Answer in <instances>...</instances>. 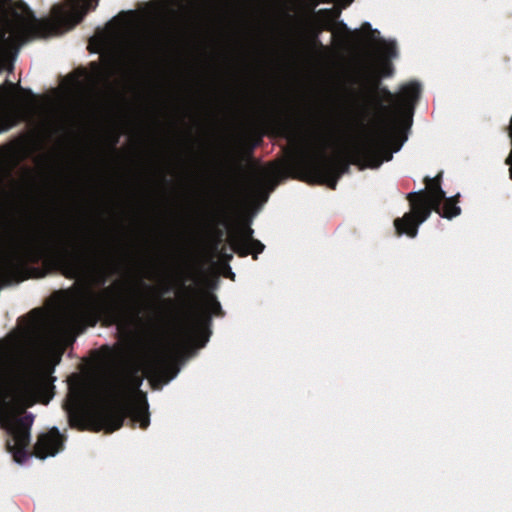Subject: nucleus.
<instances>
[{"label":"nucleus","instance_id":"1","mask_svg":"<svg viewBox=\"0 0 512 512\" xmlns=\"http://www.w3.org/2000/svg\"><path fill=\"white\" fill-rule=\"evenodd\" d=\"M39 260L77 279L79 287L43 330L35 326L19 329L0 340V406L10 412L50 401L52 384L46 362H58L76 335L112 310L119 297L114 285L100 292L92 289L105 283L106 268L97 261L96 249H84L69 226L60 222L28 229L10 242L0 253V285L10 284L26 263Z\"/></svg>","mask_w":512,"mask_h":512},{"label":"nucleus","instance_id":"2","mask_svg":"<svg viewBox=\"0 0 512 512\" xmlns=\"http://www.w3.org/2000/svg\"><path fill=\"white\" fill-rule=\"evenodd\" d=\"M204 325V317L195 315L168 342L152 340L137 349L120 348L101 360L92 377L72 376L65 404L67 413L71 418H88L96 429L110 432L121 427L126 415L147 427L148 404L140 390L143 377L166 383L172 380L176 359Z\"/></svg>","mask_w":512,"mask_h":512},{"label":"nucleus","instance_id":"3","mask_svg":"<svg viewBox=\"0 0 512 512\" xmlns=\"http://www.w3.org/2000/svg\"><path fill=\"white\" fill-rule=\"evenodd\" d=\"M93 0H0V38L47 37L77 24Z\"/></svg>","mask_w":512,"mask_h":512},{"label":"nucleus","instance_id":"4","mask_svg":"<svg viewBox=\"0 0 512 512\" xmlns=\"http://www.w3.org/2000/svg\"><path fill=\"white\" fill-rule=\"evenodd\" d=\"M420 93V85L408 83L400 89L399 96L393 103V111L386 121L361 125L360 135L354 142V150L361 160L363 168H378L384 161L392 159L391 145L398 129L404 110L410 108Z\"/></svg>","mask_w":512,"mask_h":512},{"label":"nucleus","instance_id":"5","mask_svg":"<svg viewBox=\"0 0 512 512\" xmlns=\"http://www.w3.org/2000/svg\"><path fill=\"white\" fill-rule=\"evenodd\" d=\"M164 24L153 20L142 31L113 35L111 49L104 48L99 78L108 80L112 76L126 77L149 56L161 48L165 40Z\"/></svg>","mask_w":512,"mask_h":512},{"label":"nucleus","instance_id":"6","mask_svg":"<svg viewBox=\"0 0 512 512\" xmlns=\"http://www.w3.org/2000/svg\"><path fill=\"white\" fill-rule=\"evenodd\" d=\"M444 196L445 192L439 187V178L428 179L426 191L412 201L411 211L395 220L394 225L398 234L416 237L419 225L430 216L432 210L438 211Z\"/></svg>","mask_w":512,"mask_h":512},{"label":"nucleus","instance_id":"7","mask_svg":"<svg viewBox=\"0 0 512 512\" xmlns=\"http://www.w3.org/2000/svg\"><path fill=\"white\" fill-rule=\"evenodd\" d=\"M16 84L0 85V131L8 130L20 120H30L37 104L30 94L18 93Z\"/></svg>","mask_w":512,"mask_h":512},{"label":"nucleus","instance_id":"8","mask_svg":"<svg viewBox=\"0 0 512 512\" xmlns=\"http://www.w3.org/2000/svg\"><path fill=\"white\" fill-rule=\"evenodd\" d=\"M291 145V162L303 168L313 169L325 160V151L330 145V140L327 136L315 132L302 137L299 141L291 140Z\"/></svg>","mask_w":512,"mask_h":512},{"label":"nucleus","instance_id":"9","mask_svg":"<svg viewBox=\"0 0 512 512\" xmlns=\"http://www.w3.org/2000/svg\"><path fill=\"white\" fill-rule=\"evenodd\" d=\"M34 423V415L28 413L20 418L5 416L3 424L11 434L12 439L9 443L10 452L17 464H24L28 459L27 447L31 440V427Z\"/></svg>","mask_w":512,"mask_h":512},{"label":"nucleus","instance_id":"10","mask_svg":"<svg viewBox=\"0 0 512 512\" xmlns=\"http://www.w3.org/2000/svg\"><path fill=\"white\" fill-rule=\"evenodd\" d=\"M253 230L244 223H237L229 232V239L234 249L242 255H257L264 249V245L253 239Z\"/></svg>","mask_w":512,"mask_h":512},{"label":"nucleus","instance_id":"11","mask_svg":"<svg viewBox=\"0 0 512 512\" xmlns=\"http://www.w3.org/2000/svg\"><path fill=\"white\" fill-rule=\"evenodd\" d=\"M62 444V435L57 427H53L47 433L39 437L35 445V455L43 460L48 457H53L59 453Z\"/></svg>","mask_w":512,"mask_h":512},{"label":"nucleus","instance_id":"12","mask_svg":"<svg viewBox=\"0 0 512 512\" xmlns=\"http://www.w3.org/2000/svg\"><path fill=\"white\" fill-rule=\"evenodd\" d=\"M0 153L1 162H13L24 157L27 154V149L23 144H17L16 146L1 150Z\"/></svg>","mask_w":512,"mask_h":512},{"label":"nucleus","instance_id":"13","mask_svg":"<svg viewBox=\"0 0 512 512\" xmlns=\"http://www.w3.org/2000/svg\"><path fill=\"white\" fill-rule=\"evenodd\" d=\"M460 207L457 206L454 202V200L451 198H448L444 204L443 213H440L442 217L451 219L457 215L460 214Z\"/></svg>","mask_w":512,"mask_h":512},{"label":"nucleus","instance_id":"14","mask_svg":"<svg viewBox=\"0 0 512 512\" xmlns=\"http://www.w3.org/2000/svg\"><path fill=\"white\" fill-rule=\"evenodd\" d=\"M379 53L385 58L396 56V46L394 42H385L379 46Z\"/></svg>","mask_w":512,"mask_h":512},{"label":"nucleus","instance_id":"15","mask_svg":"<svg viewBox=\"0 0 512 512\" xmlns=\"http://www.w3.org/2000/svg\"><path fill=\"white\" fill-rule=\"evenodd\" d=\"M282 174H283V170H282V168H280L278 166L272 167L271 171L269 172V175L274 178L281 177Z\"/></svg>","mask_w":512,"mask_h":512},{"label":"nucleus","instance_id":"16","mask_svg":"<svg viewBox=\"0 0 512 512\" xmlns=\"http://www.w3.org/2000/svg\"><path fill=\"white\" fill-rule=\"evenodd\" d=\"M209 310L212 312H215L219 308V303L215 302L214 300H209L207 302Z\"/></svg>","mask_w":512,"mask_h":512},{"label":"nucleus","instance_id":"17","mask_svg":"<svg viewBox=\"0 0 512 512\" xmlns=\"http://www.w3.org/2000/svg\"><path fill=\"white\" fill-rule=\"evenodd\" d=\"M162 303L164 305H166V306H170V305H172V300L171 299H167V300H164Z\"/></svg>","mask_w":512,"mask_h":512},{"label":"nucleus","instance_id":"18","mask_svg":"<svg viewBox=\"0 0 512 512\" xmlns=\"http://www.w3.org/2000/svg\"><path fill=\"white\" fill-rule=\"evenodd\" d=\"M416 193H417V192L412 191V192H410V193H409V195L411 196V195H414V194H416Z\"/></svg>","mask_w":512,"mask_h":512},{"label":"nucleus","instance_id":"19","mask_svg":"<svg viewBox=\"0 0 512 512\" xmlns=\"http://www.w3.org/2000/svg\"><path fill=\"white\" fill-rule=\"evenodd\" d=\"M335 184H336V182H335V181H333V182L331 183V186H332V187H335Z\"/></svg>","mask_w":512,"mask_h":512},{"label":"nucleus","instance_id":"20","mask_svg":"<svg viewBox=\"0 0 512 512\" xmlns=\"http://www.w3.org/2000/svg\"><path fill=\"white\" fill-rule=\"evenodd\" d=\"M146 287H147V289H149V290H153V287H151V286H146Z\"/></svg>","mask_w":512,"mask_h":512}]
</instances>
